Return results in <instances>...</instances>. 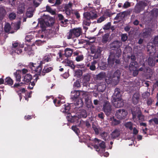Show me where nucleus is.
Here are the masks:
<instances>
[{
    "mask_svg": "<svg viewBox=\"0 0 158 158\" xmlns=\"http://www.w3.org/2000/svg\"><path fill=\"white\" fill-rule=\"evenodd\" d=\"M5 31L6 32H9L10 29V25L9 23H7L4 27Z\"/></svg>",
    "mask_w": 158,
    "mask_h": 158,
    "instance_id": "42",
    "label": "nucleus"
},
{
    "mask_svg": "<svg viewBox=\"0 0 158 158\" xmlns=\"http://www.w3.org/2000/svg\"><path fill=\"white\" fill-rule=\"evenodd\" d=\"M105 18L104 16H102L99 18L97 20L98 23H100L105 20Z\"/></svg>",
    "mask_w": 158,
    "mask_h": 158,
    "instance_id": "53",
    "label": "nucleus"
},
{
    "mask_svg": "<svg viewBox=\"0 0 158 158\" xmlns=\"http://www.w3.org/2000/svg\"><path fill=\"white\" fill-rule=\"evenodd\" d=\"M84 20L83 21V25L85 26H89V25L90 22H89V20H86V19Z\"/></svg>",
    "mask_w": 158,
    "mask_h": 158,
    "instance_id": "56",
    "label": "nucleus"
},
{
    "mask_svg": "<svg viewBox=\"0 0 158 158\" xmlns=\"http://www.w3.org/2000/svg\"><path fill=\"white\" fill-rule=\"evenodd\" d=\"M32 78V76L30 74H27L24 76L23 81L26 83H28L30 81Z\"/></svg>",
    "mask_w": 158,
    "mask_h": 158,
    "instance_id": "22",
    "label": "nucleus"
},
{
    "mask_svg": "<svg viewBox=\"0 0 158 158\" xmlns=\"http://www.w3.org/2000/svg\"><path fill=\"white\" fill-rule=\"evenodd\" d=\"M82 75V72L81 70L78 69L75 71L74 76L78 77H81Z\"/></svg>",
    "mask_w": 158,
    "mask_h": 158,
    "instance_id": "37",
    "label": "nucleus"
},
{
    "mask_svg": "<svg viewBox=\"0 0 158 158\" xmlns=\"http://www.w3.org/2000/svg\"><path fill=\"white\" fill-rule=\"evenodd\" d=\"M64 62L66 63V65L69 66H70L71 68L74 69L75 68V66L73 64L72 61L69 60H65Z\"/></svg>",
    "mask_w": 158,
    "mask_h": 158,
    "instance_id": "28",
    "label": "nucleus"
},
{
    "mask_svg": "<svg viewBox=\"0 0 158 158\" xmlns=\"http://www.w3.org/2000/svg\"><path fill=\"white\" fill-rule=\"evenodd\" d=\"M130 6V3L128 2H126L124 4L123 6V8H127Z\"/></svg>",
    "mask_w": 158,
    "mask_h": 158,
    "instance_id": "55",
    "label": "nucleus"
},
{
    "mask_svg": "<svg viewBox=\"0 0 158 158\" xmlns=\"http://www.w3.org/2000/svg\"><path fill=\"white\" fill-rule=\"evenodd\" d=\"M72 129L77 134L80 132L79 129L76 126H73L72 127Z\"/></svg>",
    "mask_w": 158,
    "mask_h": 158,
    "instance_id": "50",
    "label": "nucleus"
},
{
    "mask_svg": "<svg viewBox=\"0 0 158 158\" xmlns=\"http://www.w3.org/2000/svg\"><path fill=\"white\" fill-rule=\"evenodd\" d=\"M71 98L73 100H75L78 98L80 99L78 102L76 103L77 105L82 106L83 105V102L82 100L83 98V95H85V92L83 91L74 90L71 92Z\"/></svg>",
    "mask_w": 158,
    "mask_h": 158,
    "instance_id": "1",
    "label": "nucleus"
},
{
    "mask_svg": "<svg viewBox=\"0 0 158 158\" xmlns=\"http://www.w3.org/2000/svg\"><path fill=\"white\" fill-rule=\"evenodd\" d=\"M143 9V7L140 5H136L135 8V11L136 13H139Z\"/></svg>",
    "mask_w": 158,
    "mask_h": 158,
    "instance_id": "33",
    "label": "nucleus"
},
{
    "mask_svg": "<svg viewBox=\"0 0 158 158\" xmlns=\"http://www.w3.org/2000/svg\"><path fill=\"white\" fill-rule=\"evenodd\" d=\"M105 81L108 84H112L113 85H116L117 84V83H116L115 81L114 80L113 77L111 76V74L110 73H109L107 74Z\"/></svg>",
    "mask_w": 158,
    "mask_h": 158,
    "instance_id": "8",
    "label": "nucleus"
},
{
    "mask_svg": "<svg viewBox=\"0 0 158 158\" xmlns=\"http://www.w3.org/2000/svg\"><path fill=\"white\" fill-rule=\"evenodd\" d=\"M120 72L119 70H118L115 71L112 77L113 78H114V80L117 83L119 82V79L120 78Z\"/></svg>",
    "mask_w": 158,
    "mask_h": 158,
    "instance_id": "13",
    "label": "nucleus"
},
{
    "mask_svg": "<svg viewBox=\"0 0 158 158\" xmlns=\"http://www.w3.org/2000/svg\"><path fill=\"white\" fill-rule=\"evenodd\" d=\"M102 51V48L101 47H97L96 52L95 53V55H97V57L100 55Z\"/></svg>",
    "mask_w": 158,
    "mask_h": 158,
    "instance_id": "40",
    "label": "nucleus"
},
{
    "mask_svg": "<svg viewBox=\"0 0 158 158\" xmlns=\"http://www.w3.org/2000/svg\"><path fill=\"white\" fill-rule=\"evenodd\" d=\"M128 114L127 112L124 109H119L117 110L115 114V116L118 119H124Z\"/></svg>",
    "mask_w": 158,
    "mask_h": 158,
    "instance_id": "5",
    "label": "nucleus"
},
{
    "mask_svg": "<svg viewBox=\"0 0 158 158\" xmlns=\"http://www.w3.org/2000/svg\"><path fill=\"white\" fill-rule=\"evenodd\" d=\"M98 47H95L94 46H92L91 47V52L92 54L95 53L96 52L97 48Z\"/></svg>",
    "mask_w": 158,
    "mask_h": 158,
    "instance_id": "48",
    "label": "nucleus"
},
{
    "mask_svg": "<svg viewBox=\"0 0 158 158\" xmlns=\"http://www.w3.org/2000/svg\"><path fill=\"white\" fill-rule=\"evenodd\" d=\"M16 80L17 81H20V80L21 76L19 74H15Z\"/></svg>",
    "mask_w": 158,
    "mask_h": 158,
    "instance_id": "62",
    "label": "nucleus"
},
{
    "mask_svg": "<svg viewBox=\"0 0 158 158\" xmlns=\"http://www.w3.org/2000/svg\"><path fill=\"white\" fill-rule=\"evenodd\" d=\"M106 88V85L104 82L100 83L97 86V89L100 92H103Z\"/></svg>",
    "mask_w": 158,
    "mask_h": 158,
    "instance_id": "18",
    "label": "nucleus"
},
{
    "mask_svg": "<svg viewBox=\"0 0 158 158\" xmlns=\"http://www.w3.org/2000/svg\"><path fill=\"white\" fill-rule=\"evenodd\" d=\"M72 4L69 3L68 4L66 5L65 6V12L68 15H70L72 10Z\"/></svg>",
    "mask_w": 158,
    "mask_h": 158,
    "instance_id": "15",
    "label": "nucleus"
},
{
    "mask_svg": "<svg viewBox=\"0 0 158 158\" xmlns=\"http://www.w3.org/2000/svg\"><path fill=\"white\" fill-rule=\"evenodd\" d=\"M52 69V67H48L47 66H44L42 72V75H44L46 73L50 72Z\"/></svg>",
    "mask_w": 158,
    "mask_h": 158,
    "instance_id": "24",
    "label": "nucleus"
},
{
    "mask_svg": "<svg viewBox=\"0 0 158 158\" xmlns=\"http://www.w3.org/2000/svg\"><path fill=\"white\" fill-rule=\"evenodd\" d=\"M154 58L150 56L148 59V64L150 66H153L155 65Z\"/></svg>",
    "mask_w": 158,
    "mask_h": 158,
    "instance_id": "30",
    "label": "nucleus"
},
{
    "mask_svg": "<svg viewBox=\"0 0 158 158\" xmlns=\"http://www.w3.org/2000/svg\"><path fill=\"white\" fill-rule=\"evenodd\" d=\"M137 112L132 111V114L133 115V119L136 118V116H137L139 121H143L145 120V118L144 116L142 114L141 112L138 108Z\"/></svg>",
    "mask_w": 158,
    "mask_h": 158,
    "instance_id": "6",
    "label": "nucleus"
},
{
    "mask_svg": "<svg viewBox=\"0 0 158 158\" xmlns=\"http://www.w3.org/2000/svg\"><path fill=\"white\" fill-rule=\"evenodd\" d=\"M125 12H124L118 14L114 18V19L118 21L121 20L125 16Z\"/></svg>",
    "mask_w": 158,
    "mask_h": 158,
    "instance_id": "25",
    "label": "nucleus"
},
{
    "mask_svg": "<svg viewBox=\"0 0 158 158\" xmlns=\"http://www.w3.org/2000/svg\"><path fill=\"white\" fill-rule=\"evenodd\" d=\"M42 66L41 65H39L36 66L34 71L36 73L35 75H42Z\"/></svg>",
    "mask_w": 158,
    "mask_h": 158,
    "instance_id": "21",
    "label": "nucleus"
},
{
    "mask_svg": "<svg viewBox=\"0 0 158 158\" xmlns=\"http://www.w3.org/2000/svg\"><path fill=\"white\" fill-rule=\"evenodd\" d=\"M122 53V51L120 49H118L117 52L116 53V58H118L121 55Z\"/></svg>",
    "mask_w": 158,
    "mask_h": 158,
    "instance_id": "59",
    "label": "nucleus"
},
{
    "mask_svg": "<svg viewBox=\"0 0 158 158\" xmlns=\"http://www.w3.org/2000/svg\"><path fill=\"white\" fill-rule=\"evenodd\" d=\"M83 98H85V103L87 107L88 108H90L91 107L94 108L92 103L91 99L88 96L87 93L85 92V95H83Z\"/></svg>",
    "mask_w": 158,
    "mask_h": 158,
    "instance_id": "9",
    "label": "nucleus"
},
{
    "mask_svg": "<svg viewBox=\"0 0 158 158\" xmlns=\"http://www.w3.org/2000/svg\"><path fill=\"white\" fill-rule=\"evenodd\" d=\"M154 43L156 46H158V36L155 37L154 40Z\"/></svg>",
    "mask_w": 158,
    "mask_h": 158,
    "instance_id": "61",
    "label": "nucleus"
},
{
    "mask_svg": "<svg viewBox=\"0 0 158 158\" xmlns=\"http://www.w3.org/2000/svg\"><path fill=\"white\" fill-rule=\"evenodd\" d=\"M115 101L114 102V105L116 107L120 108L124 105L123 100L120 98L114 99Z\"/></svg>",
    "mask_w": 158,
    "mask_h": 158,
    "instance_id": "11",
    "label": "nucleus"
},
{
    "mask_svg": "<svg viewBox=\"0 0 158 158\" xmlns=\"http://www.w3.org/2000/svg\"><path fill=\"white\" fill-rule=\"evenodd\" d=\"M26 15L27 17L30 18L33 16L32 12L30 11H27L26 12Z\"/></svg>",
    "mask_w": 158,
    "mask_h": 158,
    "instance_id": "57",
    "label": "nucleus"
},
{
    "mask_svg": "<svg viewBox=\"0 0 158 158\" xmlns=\"http://www.w3.org/2000/svg\"><path fill=\"white\" fill-rule=\"evenodd\" d=\"M104 112L107 115H109L111 113V105L108 102H105L103 106Z\"/></svg>",
    "mask_w": 158,
    "mask_h": 158,
    "instance_id": "7",
    "label": "nucleus"
},
{
    "mask_svg": "<svg viewBox=\"0 0 158 158\" xmlns=\"http://www.w3.org/2000/svg\"><path fill=\"white\" fill-rule=\"evenodd\" d=\"M138 67L137 63L135 61L131 62L129 65V69L131 71L136 69Z\"/></svg>",
    "mask_w": 158,
    "mask_h": 158,
    "instance_id": "20",
    "label": "nucleus"
},
{
    "mask_svg": "<svg viewBox=\"0 0 158 158\" xmlns=\"http://www.w3.org/2000/svg\"><path fill=\"white\" fill-rule=\"evenodd\" d=\"M46 10L52 14V15H54L55 14V12L49 6H46Z\"/></svg>",
    "mask_w": 158,
    "mask_h": 158,
    "instance_id": "41",
    "label": "nucleus"
},
{
    "mask_svg": "<svg viewBox=\"0 0 158 158\" xmlns=\"http://www.w3.org/2000/svg\"><path fill=\"white\" fill-rule=\"evenodd\" d=\"M106 76L105 73L103 72H101L97 75V78L98 79L101 80L104 78Z\"/></svg>",
    "mask_w": 158,
    "mask_h": 158,
    "instance_id": "36",
    "label": "nucleus"
},
{
    "mask_svg": "<svg viewBox=\"0 0 158 158\" xmlns=\"http://www.w3.org/2000/svg\"><path fill=\"white\" fill-rule=\"evenodd\" d=\"M110 120L112 121V124L113 125H117L119 123V121L114 119L113 118H110Z\"/></svg>",
    "mask_w": 158,
    "mask_h": 158,
    "instance_id": "39",
    "label": "nucleus"
},
{
    "mask_svg": "<svg viewBox=\"0 0 158 158\" xmlns=\"http://www.w3.org/2000/svg\"><path fill=\"white\" fill-rule=\"evenodd\" d=\"M121 96L119 89L116 88L115 89L114 93L113 95L114 99L120 98Z\"/></svg>",
    "mask_w": 158,
    "mask_h": 158,
    "instance_id": "16",
    "label": "nucleus"
},
{
    "mask_svg": "<svg viewBox=\"0 0 158 158\" xmlns=\"http://www.w3.org/2000/svg\"><path fill=\"white\" fill-rule=\"evenodd\" d=\"M147 48L148 51H149L150 53L154 52L155 51V48L152 46L148 45Z\"/></svg>",
    "mask_w": 158,
    "mask_h": 158,
    "instance_id": "38",
    "label": "nucleus"
},
{
    "mask_svg": "<svg viewBox=\"0 0 158 158\" xmlns=\"http://www.w3.org/2000/svg\"><path fill=\"white\" fill-rule=\"evenodd\" d=\"M150 95V93L148 92H145L142 94V96L144 98H146Z\"/></svg>",
    "mask_w": 158,
    "mask_h": 158,
    "instance_id": "63",
    "label": "nucleus"
},
{
    "mask_svg": "<svg viewBox=\"0 0 158 158\" xmlns=\"http://www.w3.org/2000/svg\"><path fill=\"white\" fill-rule=\"evenodd\" d=\"M6 12L5 9L2 7H0V20L2 19L6 14Z\"/></svg>",
    "mask_w": 158,
    "mask_h": 158,
    "instance_id": "23",
    "label": "nucleus"
},
{
    "mask_svg": "<svg viewBox=\"0 0 158 158\" xmlns=\"http://www.w3.org/2000/svg\"><path fill=\"white\" fill-rule=\"evenodd\" d=\"M80 115V117H83L85 118L87 116V114L86 111L85 110H82L80 112H79Z\"/></svg>",
    "mask_w": 158,
    "mask_h": 158,
    "instance_id": "32",
    "label": "nucleus"
},
{
    "mask_svg": "<svg viewBox=\"0 0 158 158\" xmlns=\"http://www.w3.org/2000/svg\"><path fill=\"white\" fill-rule=\"evenodd\" d=\"M36 66V64H34L33 63H31L29 65L30 68L33 71L34 70Z\"/></svg>",
    "mask_w": 158,
    "mask_h": 158,
    "instance_id": "49",
    "label": "nucleus"
},
{
    "mask_svg": "<svg viewBox=\"0 0 158 158\" xmlns=\"http://www.w3.org/2000/svg\"><path fill=\"white\" fill-rule=\"evenodd\" d=\"M24 8L23 7H19L18 8L17 13L19 14H21L23 13Z\"/></svg>",
    "mask_w": 158,
    "mask_h": 158,
    "instance_id": "47",
    "label": "nucleus"
},
{
    "mask_svg": "<svg viewBox=\"0 0 158 158\" xmlns=\"http://www.w3.org/2000/svg\"><path fill=\"white\" fill-rule=\"evenodd\" d=\"M109 35L108 34H105L102 37V41L104 43L106 42L108 40Z\"/></svg>",
    "mask_w": 158,
    "mask_h": 158,
    "instance_id": "45",
    "label": "nucleus"
},
{
    "mask_svg": "<svg viewBox=\"0 0 158 158\" xmlns=\"http://www.w3.org/2000/svg\"><path fill=\"white\" fill-rule=\"evenodd\" d=\"M95 143H99V146L101 148L104 149L106 148V145L105 142L103 141H101L98 139H94V140H92Z\"/></svg>",
    "mask_w": 158,
    "mask_h": 158,
    "instance_id": "14",
    "label": "nucleus"
},
{
    "mask_svg": "<svg viewBox=\"0 0 158 158\" xmlns=\"http://www.w3.org/2000/svg\"><path fill=\"white\" fill-rule=\"evenodd\" d=\"M84 18L86 20L94 19L97 17L96 12L93 10L89 12H86L83 14Z\"/></svg>",
    "mask_w": 158,
    "mask_h": 158,
    "instance_id": "4",
    "label": "nucleus"
},
{
    "mask_svg": "<svg viewBox=\"0 0 158 158\" xmlns=\"http://www.w3.org/2000/svg\"><path fill=\"white\" fill-rule=\"evenodd\" d=\"M38 24L40 25V26L42 29V31H44L46 27L47 24L45 22L44 20L40 21L39 22Z\"/></svg>",
    "mask_w": 158,
    "mask_h": 158,
    "instance_id": "27",
    "label": "nucleus"
},
{
    "mask_svg": "<svg viewBox=\"0 0 158 158\" xmlns=\"http://www.w3.org/2000/svg\"><path fill=\"white\" fill-rule=\"evenodd\" d=\"M23 45L18 43L14 42L12 44V48L13 52L19 54L22 52V48H23Z\"/></svg>",
    "mask_w": 158,
    "mask_h": 158,
    "instance_id": "3",
    "label": "nucleus"
},
{
    "mask_svg": "<svg viewBox=\"0 0 158 158\" xmlns=\"http://www.w3.org/2000/svg\"><path fill=\"white\" fill-rule=\"evenodd\" d=\"M125 126L126 127L129 128L130 130L132 129V123L131 122H128L125 124Z\"/></svg>",
    "mask_w": 158,
    "mask_h": 158,
    "instance_id": "44",
    "label": "nucleus"
},
{
    "mask_svg": "<svg viewBox=\"0 0 158 158\" xmlns=\"http://www.w3.org/2000/svg\"><path fill=\"white\" fill-rule=\"evenodd\" d=\"M122 43L118 41H115L113 42L110 45V47L113 50H114L115 48L118 49L122 46Z\"/></svg>",
    "mask_w": 158,
    "mask_h": 158,
    "instance_id": "10",
    "label": "nucleus"
},
{
    "mask_svg": "<svg viewBox=\"0 0 158 158\" xmlns=\"http://www.w3.org/2000/svg\"><path fill=\"white\" fill-rule=\"evenodd\" d=\"M139 94L138 93H135L133 96L132 100L133 103L134 104H136L138 103L139 102Z\"/></svg>",
    "mask_w": 158,
    "mask_h": 158,
    "instance_id": "17",
    "label": "nucleus"
},
{
    "mask_svg": "<svg viewBox=\"0 0 158 158\" xmlns=\"http://www.w3.org/2000/svg\"><path fill=\"white\" fill-rule=\"evenodd\" d=\"M121 40L123 41H125L127 39V36L126 34H122L121 35Z\"/></svg>",
    "mask_w": 158,
    "mask_h": 158,
    "instance_id": "46",
    "label": "nucleus"
},
{
    "mask_svg": "<svg viewBox=\"0 0 158 158\" xmlns=\"http://www.w3.org/2000/svg\"><path fill=\"white\" fill-rule=\"evenodd\" d=\"M119 135V131L117 129L115 130L111 134L112 137L114 138L118 137Z\"/></svg>",
    "mask_w": 158,
    "mask_h": 158,
    "instance_id": "29",
    "label": "nucleus"
},
{
    "mask_svg": "<svg viewBox=\"0 0 158 158\" xmlns=\"http://www.w3.org/2000/svg\"><path fill=\"white\" fill-rule=\"evenodd\" d=\"M16 17V15L15 13L12 12L10 13L9 16V18L10 20H13L15 19Z\"/></svg>",
    "mask_w": 158,
    "mask_h": 158,
    "instance_id": "43",
    "label": "nucleus"
},
{
    "mask_svg": "<svg viewBox=\"0 0 158 158\" xmlns=\"http://www.w3.org/2000/svg\"><path fill=\"white\" fill-rule=\"evenodd\" d=\"M111 23H108L107 24L104 25L103 27V29L105 30H108L110 27Z\"/></svg>",
    "mask_w": 158,
    "mask_h": 158,
    "instance_id": "51",
    "label": "nucleus"
},
{
    "mask_svg": "<svg viewBox=\"0 0 158 158\" xmlns=\"http://www.w3.org/2000/svg\"><path fill=\"white\" fill-rule=\"evenodd\" d=\"M83 56L82 55H80L77 56L76 58V60L77 61H79L83 60Z\"/></svg>",
    "mask_w": 158,
    "mask_h": 158,
    "instance_id": "54",
    "label": "nucleus"
},
{
    "mask_svg": "<svg viewBox=\"0 0 158 158\" xmlns=\"http://www.w3.org/2000/svg\"><path fill=\"white\" fill-rule=\"evenodd\" d=\"M112 55H110L108 58V64L109 67H111L114 64V61L116 63L118 64L119 63V60H118L114 59L112 58Z\"/></svg>",
    "mask_w": 158,
    "mask_h": 158,
    "instance_id": "12",
    "label": "nucleus"
},
{
    "mask_svg": "<svg viewBox=\"0 0 158 158\" xmlns=\"http://www.w3.org/2000/svg\"><path fill=\"white\" fill-rule=\"evenodd\" d=\"M90 76L89 74H87L85 75L84 76V79L86 81H89L90 79Z\"/></svg>",
    "mask_w": 158,
    "mask_h": 158,
    "instance_id": "52",
    "label": "nucleus"
},
{
    "mask_svg": "<svg viewBox=\"0 0 158 158\" xmlns=\"http://www.w3.org/2000/svg\"><path fill=\"white\" fill-rule=\"evenodd\" d=\"M5 84L11 85L13 84V81L10 77H7L5 79Z\"/></svg>",
    "mask_w": 158,
    "mask_h": 158,
    "instance_id": "31",
    "label": "nucleus"
},
{
    "mask_svg": "<svg viewBox=\"0 0 158 158\" xmlns=\"http://www.w3.org/2000/svg\"><path fill=\"white\" fill-rule=\"evenodd\" d=\"M73 50L70 48H66L65 50V55L67 57L70 56L73 53Z\"/></svg>",
    "mask_w": 158,
    "mask_h": 158,
    "instance_id": "26",
    "label": "nucleus"
},
{
    "mask_svg": "<svg viewBox=\"0 0 158 158\" xmlns=\"http://www.w3.org/2000/svg\"><path fill=\"white\" fill-rule=\"evenodd\" d=\"M150 29L148 28L144 30L141 34V36L144 38L148 36L150 34Z\"/></svg>",
    "mask_w": 158,
    "mask_h": 158,
    "instance_id": "19",
    "label": "nucleus"
},
{
    "mask_svg": "<svg viewBox=\"0 0 158 158\" xmlns=\"http://www.w3.org/2000/svg\"><path fill=\"white\" fill-rule=\"evenodd\" d=\"M39 2L40 0H34L32 2L34 6L35 7H37L39 5Z\"/></svg>",
    "mask_w": 158,
    "mask_h": 158,
    "instance_id": "58",
    "label": "nucleus"
},
{
    "mask_svg": "<svg viewBox=\"0 0 158 158\" xmlns=\"http://www.w3.org/2000/svg\"><path fill=\"white\" fill-rule=\"evenodd\" d=\"M70 109V107L69 105H68L67 106H66V105H64V110L65 111H63V112H68Z\"/></svg>",
    "mask_w": 158,
    "mask_h": 158,
    "instance_id": "60",
    "label": "nucleus"
},
{
    "mask_svg": "<svg viewBox=\"0 0 158 158\" xmlns=\"http://www.w3.org/2000/svg\"><path fill=\"white\" fill-rule=\"evenodd\" d=\"M82 29L80 27L74 28L70 30L68 33L67 38L68 39L79 36L82 34Z\"/></svg>",
    "mask_w": 158,
    "mask_h": 158,
    "instance_id": "2",
    "label": "nucleus"
},
{
    "mask_svg": "<svg viewBox=\"0 0 158 158\" xmlns=\"http://www.w3.org/2000/svg\"><path fill=\"white\" fill-rule=\"evenodd\" d=\"M107 64L105 63H103L102 65H100V69L102 70H104L107 68Z\"/></svg>",
    "mask_w": 158,
    "mask_h": 158,
    "instance_id": "64",
    "label": "nucleus"
},
{
    "mask_svg": "<svg viewBox=\"0 0 158 158\" xmlns=\"http://www.w3.org/2000/svg\"><path fill=\"white\" fill-rule=\"evenodd\" d=\"M51 56L49 55H45L43 58V61L45 62H48L51 61Z\"/></svg>",
    "mask_w": 158,
    "mask_h": 158,
    "instance_id": "35",
    "label": "nucleus"
},
{
    "mask_svg": "<svg viewBox=\"0 0 158 158\" xmlns=\"http://www.w3.org/2000/svg\"><path fill=\"white\" fill-rule=\"evenodd\" d=\"M97 64L96 61H94L91 62V65L89 66V69L92 71H94L96 69L95 65Z\"/></svg>",
    "mask_w": 158,
    "mask_h": 158,
    "instance_id": "34",
    "label": "nucleus"
}]
</instances>
